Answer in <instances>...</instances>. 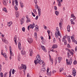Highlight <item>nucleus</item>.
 Listing matches in <instances>:
<instances>
[{
	"mask_svg": "<svg viewBox=\"0 0 77 77\" xmlns=\"http://www.w3.org/2000/svg\"><path fill=\"white\" fill-rule=\"evenodd\" d=\"M36 60H34V63L35 65H37L38 63L41 65L43 63V60H41V57L39 54L37 55L36 57Z\"/></svg>",
	"mask_w": 77,
	"mask_h": 77,
	"instance_id": "nucleus-1",
	"label": "nucleus"
},
{
	"mask_svg": "<svg viewBox=\"0 0 77 77\" xmlns=\"http://www.w3.org/2000/svg\"><path fill=\"white\" fill-rule=\"evenodd\" d=\"M72 58L71 57H70V59L69 60H68L67 59H66V62L67 63V65H71L72 64Z\"/></svg>",
	"mask_w": 77,
	"mask_h": 77,
	"instance_id": "nucleus-2",
	"label": "nucleus"
},
{
	"mask_svg": "<svg viewBox=\"0 0 77 77\" xmlns=\"http://www.w3.org/2000/svg\"><path fill=\"white\" fill-rule=\"evenodd\" d=\"M72 69H73V70H72V74L73 76H74V77H75V74H76V71H75V68H73Z\"/></svg>",
	"mask_w": 77,
	"mask_h": 77,
	"instance_id": "nucleus-3",
	"label": "nucleus"
},
{
	"mask_svg": "<svg viewBox=\"0 0 77 77\" xmlns=\"http://www.w3.org/2000/svg\"><path fill=\"white\" fill-rule=\"evenodd\" d=\"M26 66L25 65H24L23 64H22L21 67V69H24V70H26Z\"/></svg>",
	"mask_w": 77,
	"mask_h": 77,
	"instance_id": "nucleus-4",
	"label": "nucleus"
},
{
	"mask_svg": "<svg viewBox=\"0 0 77 77\" xmlns=\"http://www.w3.org/2000/svg\"><path fill=\"white\" fill-rule=\"evenodd\" d=\"M28 42L29 44H31L32 42H33V39L31 38H28Z\"/></svg>",
	"mask_w": 77,
	"mask_h": 77,
	"instance_id": "nucleus-5",
	"label": "nucleus"
},
{
	"mask_svg": "<svg viewBox=\"0 0 77 77\" xmlns=\"http://www.w3.org/2000/svg\"><path fill=\"white\" fill-rule=\"evenodd\" d=\"M41 48H42V50H43L45 52H47V50L46 49V48H45V47L43 45H42Z\"/></svg>",
	"mask_w": 77,
	"mask_h": 77,
	"instance_id": "nucleus-6",
	"label": "nucleus"
},
{
	"mask_svg": "<svg viewBox=\"0 0 77 77\" xmlns=\"http://www.w3.org/2000/svg\"><path fill=\"white\" fill-rule=\"evenodd\" d=\"M29 28L30 29H33L34 28V26H32V24H30L29 26H28V29L29 30Z\"/></svg>",
	"mask_w": 77,
	"mask_h": 77,
	"instance_id": "nucleus-7",
	"label": "nucleus"
},
{
	"mask_svg": "<svg viewBox=\"0 0 77 77\" xmlns=\"http://www.w3.org/2000/svg\"><path fill=\"white\" fill-rule=\"evenodd\" d=\"M8 0H4L3 1V3L5 6H7V4L8 3Z\"/></svg>",
	"mask_w": 77,
	"mask_h": 77,
	"instance_id": "nucleus-8",
	"label": "nucleus"
},
{
	"mask_svg": "<svg viewBox=\"0 0 77 77\" xmlns=\"http://www.w3.org/2000/svg\"><path fill=\"white\" fill-rule=\"evenodd\" d=\"M38 15L39 17L41 16V9L39 8L38 9Z\"/></svg>",
	"mask_w": 77,
	"mask_h": 77,
	"instance_id": "nucleus-9",
	"label": "nucleus"
},
{
	"mask_svg": "<svg viewBox=\"0 0 77 77\" xmlns=\"http://www.w3.org/2000/svg\"><path fill=\"white\" fill-rule=\"evenodd\" d=\"M56 30H57L56 32H57L58 34V36H60V33H59V28L58 27H56Z\"/></svg>",
	"mask_w": 77,
	"mask_h": 77,
	"instance_id": "nucleus-10",
	"label": "nucleus"
},
{
	"mask_svg": "<svg viewBox=\"0 0 77 77\" xmlns=\"http://www.w3.org/2000/svg\"><path fill=\"white\" fill-rule=\"evenodd\" d=\"M45 71V68H42L40 70V72H44Z\"/></svg>",
	"mask_w": 77,
	"mask_h": 77,
	"instance_id": "nucleus-11",
	"label": "nucleus"
},
{
	"mask_svg": "<svg viewBox=\"0 0 77 77\" xmlns=\"http://www.w3.org/2000/svg\"><path fill=\"white\" fill-rule=\"evenodd\" d=\"M1 54L2 55H3L5 58H6L8 57V56H6V53H4L3 54V52H2Z\"/></svg>",
	"mask_w": 77,
	"mask_h": 77,
	"instance_id": "nucleus-12",
	"label": "nucleus"
},
{
	"mask_svg": "<svg viewBox=\"0 0 77 77\" xmlns=\"http://www.w3.org/2000/svg\"><path fill=\"white\" fill-rule=\"evenodd\" d=\"M17 36L16 35H15L14 36V39L15 40H14V42L15 44H16V45H17Z\"/></svg>",
	"mask_w": 77,
	"mask_h": 77,
	"instance_id": "nucleus-13",
	"label": "nucleus"
},
{
	"mask_svg": "<svg viewBox=\"0 0 77 77\" xmlns=\"http://www.w3.org/2000/svg\"><path fill=\"white\" fill-rule=\"evenodd\" d=\"M29 52L30 53V56H32V55L33 54V50L32 49H30L29 50Z\"/></svg>",
	"mask_w": 77,
	"mask_h": 77,
	"instance_id": "nucleus-14",
	"label": "nucleus"
},
{
	"mask_svg": "<svg viewBox=\"0 0 77 77\" xmlns=\"http://www.w3.org/2000/svg\"><path fill=\"white\" fill-rule=\"evenodd\" d=\"M57 48V45H54L52 47V48H53V49Z\"/></svg>",
	"mask_w": 77,
	"mask_h": 77,
	"instance_id": "nucleus-15",
	"label": "nucleus"
},
{
	"mask_svg": "<svg viewBox=\"0 0 77 77\" xmlns=\"http://www.w3.org/2000/svg\"><path fill=\"white\" fill-rule=\"evenodd\" d=\"M18 47L19 50H21V42H18Z\"/></svg>",
	"mask_w": 77,
	"mask_h": 77,
	"instance_id": "nucleus-16",
	"label": "nucleus"
},
{
	"mask_svg": "<svg viewBox=\"0 0 77 77\" xmlns=\"http://www.w3.org/2000/svg\"><path fill=\"white\" fill-rule=\"evenodd\" d=\"M62 23H61L60 22H59V26H60V29L61 30H62Z\"/></svg>",
	"mask_w": 77,
	"mask_h": 77,
	"instance_id": "nucleus-17",
	"label": "nucleus"
},
{
	"mask_svg": "<svg viewBox=\"0 0 77 77\" xmlns=\"http://www.w3.org/2000/svg\"><path fill=\"white\" fill-rule=\"evenodd\" d=\"M70 26H69V25H68V26L67 27V32H70V31L71 30H70Z\"/></svg>",
	"mask_w": 77,
	"mask_h": 77,
	"instance_id": "nucleus-18",
	"label": "nucleus"
},
{
	"mask_svg": "<svg viewBox=\"0 0 77 77\" xmlns=\"http://www.w3.org/2000/svg\"><path fill=\"white\" fill-rule=\"evenodd\" d=\"M19 15H20V14L19 13V12L18 11H17L16 13V18H18V17H19Z\"/></svg>",
	"mask_w": 77,
	"mask_h": 77,
	"instance_id": "nucleus-19",
	"label": "nucleus"
},
{
	"mask_svg": "<svg viewBox=\"0 0 77 77\" xmlns=\"http://www.w3.org/2000/svg\"><path fill=\"white\" fill-rule=\"evenodd\" d=\"M58 62L60 63V61L62 60V58L60 57H58Z\"/></svg>",
	"mask_w": 77,
	"mask_h": 77,
	"instance_id": "nucleus-20",
	"label": "nucleus"
},
{
	"mask_svg": "<svg viewBox=\"0 0 77 77\" xmlns=\"http://www.w3.org/2000/svg\"><path fill=\"white\" fill-rule=\"evenodd\" d=\"M38 25H36L35 26V31L36 32H38L39 31V29H38L39 28V27L38 26L36 27Z\"/></svg>",
	"mask_w": 77,
	"mask_h": 77,
	"instance_id": "nucleus-21",
	"label": "nucleus"
},
{
	"mask_svg": "<svg viewBox=\"0 0 77 77\" xmlns=\"http://www.w3.org/2000/svg\"><path fill=\"white\" fill-rule=\"evenodd\" d=\"M2 40L5 43V44H8V40H6V39H2Z\"/></svg>",
	"mask_w": 77,
	"mask_h": 77,
	"instance_id": "nucleus-22",
	"label": "nucleus"
},
{
	"mask_svg": "<svg viewBox=\"0 0 77 77\" xmlns=\"http://www.w3.org/2000/svg\"><path fill=\"white\" fill-rule=\"evenodd\" d=\"M55 14L57 16H58L59 14V12L58 11H56L55 12Z\"/></svg>",
	"mask_w": 77,
	"mask_h": 77,
	"instance_id": "nucleus-23",
	"label": "nucleus"
},
{
	"mask_svg": "<svg viewBox=\"0 0 77 77\" xmlns=\"http://www.w3.org/2000/svg\"><path fill=\"white\" fill-rule=\"evenodd\" d=\"M34 37L35 38H36V40L37 41V38L38 37H37V33L36 32L34 33Z\"/></svg>",
	"mask_w": 77,
	"mask_h": 77,
	"instance_id": "nucleus-24",
	"label": "nucleus"
},
{
	"mask_svg": "<svg viewBox=\"0 0 77 77\" xmlns=\"http://www.w3.org/2000/svg\"><path fill=\"white\" fill-rule=\"evenodd\" d=\"M10 56H14V54L12 52V51H10Z\"/></svg>",
	"mask_w": 77,
	"mask_h": 77,
	"instance_id": "nucleus-25",
	"label": "nucleus"
},
{
	"mask_svg": "<svg viewBox=\"0 0 77 77\" xmlns=\"http://www.w3.org/2000/svg\"><path fill=\"white\" fill-rule=\"evenodd\" d=\"M20 7H21V8H23L24 7V4H23V3L22 2H20Z\"/></svg>",
	"mask_w": 77,
	"mask_h": 77,
	"instance_id": "nucleus-26",
	"label": "nucleus"
},
{
	"mask_svg": "<svg viewBox=\"0 0 77 77\" xmlns=\"http://www.w3.org/2000/svg\"><path fill=\"white\" fill-rule=\"evenodd\" d=\"M2 10L5 12H8V11H7V9L6 8H4L2 9Z\"/></svg>",
	"mask_w": 77,
	"mask_h": 77,
	"instance_id": "nucleus-27",
	"label": "nucleus"
},
{
	"mask_svg": "<svg viewBox=\"0 0 77 77\" xmlns=\"http://www.w3.org/2000/svg\"><path fill=\"white\" fill-rule=\"evenodd\" d=\"M55 37L56 38H58V33H57V32H55Z\"/></svg>",
	"mask_w": 77,
	"mask_h": 77,
	"instance_id": "nucleus-28",
	"label": "nucleus"
},
{
	"mask_svg": "<svg viewBox=\"0 0 77 77\" xmlns=\"http://www.w3.org/2000/svg\"><path fill=\"white\" fill-rule=\"evenodd\" d=\"M12 22H8V26H11V25H12Z\"/></svg>",
	"mask_w": 77,
	"mask_h": 77,
	"instance_id": "nucleus-29",
	"label": "nucleus"
},
{
	"mask_svg": "<svg viewBox=\"0 0 77 77\" xmlns=\"http://www.w3.org/2000/svg\"><path fill=\"white\" fill-rule=\"evenodd\" d=\"M71 22V23L73 24H75V23H74V22H73V20L72 19H71L70 20Z\"/></svg>",
	"mask_w": 77,
	"mask_h": 77,
	"instance_id": "nucleus-30",
	"label": "nucleus"
},
{
	"mask_svg": "<svg viewBox=\"0 0 77 77\" xmlns=\"http://www.w3.org/2000/svg\"><path fill=\"white\" fill-rule=\"evenodd\" d=\"M27 20H26V23H28L29 22H30V19L27 17Z\"/></svg>",
	"mask_w": 77,
	"mask_h": 77,
	"instance_id": "nucleus-31",
	"label": "nucleus"
},
{
	"mask_svg": "<svg viewBox=\"0 0 77 77\" xmlns=\"http://www.w3.org/2000/svg\"><path fill=\"white\" fill-rule=\"evenodd\" d=\"M15 2H16L15 4L16 5V6H18V1H17V0H15Z\"/></svg>",
	"mask_w": 77,
	"mask_h": 77,
	"instance_id": "nucleus-32",
	"label": "nucleus"
},
{
	"mask_svg": "<svg viewBox=\"0 0 77 77\" xmlns=\"http://www.w3.org/2000/svg\"><path fill=\"white\" fill-rule=\"evenodd\" d=\"M67 54L68 56V58H69V57L71 56V54L69 53V52H67Z\"/></svg>",
	"mask_w": 77,
	"mask_h": 77,
	"instance_id": "nucleus-33",
	"label": "nucleus"
},
{
	"mask_svg": "<svg viewBox=\"0 0 77 77\" xmlns=\"http://www.w3.org/2000/svg\"><path fill=\"white\" fill-rule=\"evenodd\" d=\"M21 59V58H20V56L19 55L18 57V60H19V61H20V60Z\"/></svg>",
	"mask_w": 77,
	"mask_h": 77,
	"instance_id": "nucleus-34",
	"label": "nucleus"
},
{
	"mask_svg": "<svg viewBox=\"0 0 77 77\" xmlns=\"http://www.w3.org/2000/svg\"><path fill=\"white\" fill-rule=\"evenodd\" d=\"M34 3H35V5H36V4L38 3V1H37V0H34Z\"/></svg>",
	"mask_w": 77,
	"mask_h": 77,
	"instance_id": "nucleus-35",
	"label": "nucleus"
},
{
	"mask_svg": "<svg viewBox=\"0 0 77 77\" xmlns=\"http://www.w3.org/2000/svg\"><path fill=\"white\" fill-rule=\"evenodd\" d=\"M49 60L50 61V62L51 63H52V65L53 64V60L51 59H49Z\"/></svg>",
	"mask_w": 77,
	"mask_h": 77,
	"instance_id": "nucleus-36",
	"label": "nucleus"
},
{
	"mask_svg": "<svg viewBox=\"0 0 77 77\" xmlns=\"http://www.w3.org/2000/svg\"><path fill=\"white\" fill-rule=\"evenodd\" d=\"M63 68L61 67V68H60V72H61V71H63Z\"/></svg>",
	"mask_w": 77,
	"mask_h": 77,
	"instance_id": "nucleus-37",
	"label": "nucleus"
},
{
	"mask_svg": "<svg viewBox=\"0 0 77 77\" xmlns=\"http://www.w3.org/2000/svg\"><path fill=\"white\" fill-rule=\"evenodd\" d=\"M24 20H21L20 24H21V25H22V24H23V23H24Z\"/></svg>",
	"mask_w": 77,
	"mask_h": 77,
	"instance_id": "nucleus-38",
	"label": "nucleus"
},
{
	"mask_svg": "<svg viewBox=\"0 0 77 77\" xmlns=\"http://www.w3.org/2000/svg\"><path fill=\"white\" fill-rule=\"evenodd\" d=\"M0 75L1 77H3V74L2 72L0 73Z\"/></svg>",
	"mask_w": 77,
	"mask_h": 77,
	"instance_id": "nucleus-39",
	"label": "nucleus"
},
{
	"mask_svg": "<svg viewBox=\"0 0 77 77\" xmlns=\"http://www.w3.org/2000/svg\"><path fill=\"white\" fill-rule=\"evenodd\" d=\"M73 64L74 65H76V64H77V61L76 60L74 61Z\"/></svg>",
	"mask_w": 77,
	"mask_h": 77,
	"instance_id": "nucleus-40",
	"label": "nucleus"
},
{
	"mask_svg": "<svg viewBox=\"0 0 77 77\" xmlns=\"http://www.w3.org/2000/svg\"><path fill=\"white\" fill-rule=\"evenodd\" d=\"M72 41L73 42H75H75H76V40H75V38H74L72 40Z\"/></svg>",
	"mask_w": 77,
	"mask_h": 77,
	"instance_id": "nucleus-41",
	"label": "nucleus"
},
{
	"mask_svg": "<svg viewBox=\"0 0 77 77\" xmlns=\"http://www.w3.org/2000/svg\"><path fill=\"white\" fill-rule=\"evenodd\" d=\"M14 8L16 11H17L18 10V8H17V6L15 5L14 7Z\"/></svg>",
	"mask_w": 77,
	"mask_h": 77,
	"instance_id": "nucleus-42",
	"label": "nucleus"
},
{
	"mask_svg": "<svg viewBox=\"0 0 77 77\" xmlns=\"http://www.w3.org/2000/svg\"><path fill=\"white\" fill-rule=\"evenodd\" d=\"M58 6H59V7H60V6H61V3H60V2H59L58 3Z\"/></svg>",
	"mask_w": 77,
	"mask_h": 77,
	"instance_id": "nucleus-43",
	"label": "nucleus"
},
{
	"mask_svg": "<svg viewBox=\"0 0 77 77\" xmlns=\"http://www.w3.org/2000/svg\"><path fill=\"white\" fill-rule=\"evenodd\" d=\"M35 8L37 9H38L40 8H38V5L37 4H35Z\"/></svg>",
	"mask_w": 77,
	"mask_h": 77,
	"instance_id": "nucleus-44",
	"label": "nucleus"
},
{
	"mask_svg": "<svg viewBox=\"0 0 77 77\" xmlns=\"http://www.w3.org/2000/svg\"><path fill=\"white\" fill-rule=\"evenodd\" d=\"M65 41H66L65 40V38L64 37H63L62 39V42H64Z\"/></svg>",
	"mask_w": 77,
	"mask_h": 77,
	"instance_id": "nucleus-45",
	"label": "nucleus"
},
{
	"mask_svg": "<svg viewBox=\"0 0 77 77\" xmlns=\"http://www.w3.org/2000/svg\"><path fill=\"white\" fill-rule=\"evenodd\" d=\"M22 30L23 32H25V28H24V27H23L22 28Z\"/></svg>",
	"mask_w": 77,
	"mask_h": 77,
	"instance_id": "nucleus-46",
	"label": "nucleus"
},
{
	"mask_svg": "<svg viewBox=\"0 0 77 77\" xmlns=\"http://www.w3.org/2000/svg\"><path fill=\"white\" fill-rule=\"evenodd\" d=\"M54 10H55V11H56V10H57V8L56 6H54Z\"/></svg>",
	"mask_w": 77,
	"mask_h": 77,
	"instance_id": "nucleus-47",
	"label": "nucleus"
},
{
	"mask_svg": "<svg viewBox=\"0 0 77 77\" xmlns=\"http://www.w3.org/2000/svg\"><path fill=\"white\" fill-rule=\"evenodd\" d=\"M67 47H68V48H71V46H70V45H69V44H67Z\"/></svg>",
	"mask_w": 77,
	"mask_h": 77,
	"instance_id": "nucleus-48",
	"label": "nucleus"
},
{
	"mask_svg": "<svg viewBox=\"0 0 77 77\" xmlns=\"http://www.w3.org/2000/svg\"><path fill=\"white\" fill-rule=\"evenodd\" d=\"M14 73H15V71L14 70V69H13L12 71V74H14Z\"/></svg>",
	"mask_w": 77,
	"mask_h": 77,
	"instance_id": "nucleus-49",
	"label": "nucleus"
},
{
	"mask_svg": "<svg viewBox=\"0 0 77 77\" xmlns=\"http://www.w3.org/2000/svg\"><path fill=\"white\" fill-rule=\"evenodd\" d=\"M76 19V17L75 16H74L73 17V21H74Z\"/></svg>",
	"mask_w": 77,
	"mask_h": 77,
	"instance_id": "nucleus-50",
	"label": "nucleus"
},
{
	"mask_svg": "<svg viewBox=\"0 0 77 77\" xmlns=\"http://www.w3.org/2000/svg\"><path fill=\"white\" fill-rule=\"evenodd\" d=\"M74 16H75L73 14H72L71 15V17L72 18V17H74Z\"/></svg>",
	"mask_w": 77,
	"mask_h": 77,
	"instance_id": "nucleus-51",
	"label": "nucleus"
},
{
	"mask_svg": "<svg viewBox=\"0 0 77 77\" xmlns=\"http://www.w3.org/2000/svg\"><path fill=\"white\" fill-rule=\"evenodd\" d=\"M31 13L32 15V16H33V17H35V14L33 13V12H32Z\"/></svg>",
	"mask_w": 77,
	"mask_h": 77,
	"instance_id": "nucleus-52",
	"label": "nucleus"
},
{
	"mask_svg": "<svg viewBox=\"0 0 77 77\" xmlns=\"http://www.w3.org/2000/svg\"><path fill=\"white\" fill-rule=\"evenodd\" d=\"M74 35L71 36V39L72 40V39H74Z\"/></svg>",
	"mask_w": 77,
	"mask_h": 77,
	"instance_id": "nucleus-53",
	"label": "nucleus"
},
{
	"mask_svg": "<svg viewBox=\"0 0 77 77\" xmlns=\"http://www.w3.org/2000/svg\"><path fill=\"white\" fill-rule=\"evenodd\" d=\"M60 23H63V19H61L60 20Z\"/></svg>",
	"mask_w": 77,
	"mask_h": 77,
	"instance_id": "nucleus-54",
	"label": "nucleus"
},
{
	"mask_svg": "<svg viewBox=\"0 0 77 77\" xmlns=\"http://www.w3.org/2000/svg\"><path fill=\"white\" fill-rule=\"evenodd\" d=\"M21 54H22V55H24V54H25V53L23 52V51H21Z\"/></svg>",
	"mask_w": 77,
	"mask_h": 77,
	"instance_id": "nucleus-55",
	"label": "nucleus"
},
{
	"mask_svg": "<svg viewBox=\"0 0 77 77\" xmlns=\"http://www.w3.org/2000/svg\"><path fill=\"white\" fill-rule=\"evenodd\" d=\"M9 50L10 51H12V48H11V46H9Z\"/></svg>",
	"mask_w": 77,
	"mask_h": 77,
	"instance_id": "nucleus-56",
	"label": "nucleus"
},
{
	"mask_svg": "<svg viewBox=\"0 0 77 77\" xmlns=\"http://www.w3.org/2000/svg\"><path fill=\"white\" fill-rule=\"evenodd\" d=\"M42 64H43V66H45V64L44 61H43V62L42 63Z\"/></svg>",
	"mask_w": 77,
	"mask_h": 77,
	"instance_id": "nucleus-57",
	"label": "nucleus"
},
{
	"mask_svg": "<svg viewBox=\"0 0 77 77\" xmlns=\"http://www.w3.org/2000/svg\"><path fill=\"white\" fill-rule=\"evenodd\" d=\"M38 17H39L38 16V15H37L36 16V17H35V20H38Z\"/></svg>",
	"mask_w": 77,
	"mask_h": 77,
	"instance_id": "nucleus-58",
	"label": "nucleus"
},
{
	"mask_svg": "<svg viewBox=\"0 0 77 77\" xmlns=\"http://www.w3.org/2000/svg\"><path fill=\"white\" fill-rule=\"evenodd\" d=\"M75 51H77V46L75 47Z\"/></svg>",
	"mask_w": 77,
	"mask_h": 77,
	"instance_id": "nucleus-59",
	"label": "nucleus"
},
{
	"mask_svg": "<svg viewBox=\"0 0 77 77\" xmlns=\"http://www.w3.org/2000/svg\"><path fill=\"white\" fill-rule=\"evenodd\" d=\"M47 32L48 34V35H50V30H48L47 31Z\"/></svg>",
	"mask_w": 77,
	"mask_h": 77,
	"instance_id": "nucleus-60",
	"label": "nucleus"
},
{
	"mask_svg": "<svg viewBox=\"0 0 77 77\" xmlns=\"http://www.w3.org/2000/svg\"><path fill=\"white\" fill-rule=\"evenodd\" d=\"M70 54H72V56L74 54V53H73V52H72V51H71V52H70Z\"/></svg>",
	"mask_w": 77,
	"mask_h": 77,
	"instance_id": "nucleus-61",
	"label": "nucleus"
},
{
	"mask_svg": "<svg viewBox=\"0 0 77 77\" xmlns=\"http://www.w3.org/2000/svg\"><path fill=\"white\" fill-rule=\"evenodd\" d=\"M7 75V73H5V74L4 75V77H6V75Z\"/></svg>",
	"mask_w": 77,
	"mask_h": 77,
	"instance_id": "nucleus-62",
	"label": "nucleus"
},
{
	"mask_svg": "<svg viewBox=\"0 0 77 77\" xmlns=\"http://www.w3.org/2000/svg\"><path fill=\"white\" fill-rule=\"evenodd\" d=\"M58 2L60 3H62L63 2V1L62 0H59Z\"/></svg>",
	"mask_w": 77,
	"mask_h": 77,
	"instance_id": "nucleus-63",
	"label": "nucleus"
},
{
	"mask_svg": "<svg viewBox=\"0 0 77 77\" xmlns=\"http://www.w3.org/2000/svg\"><path fill=\"white\" fill-rule=\"evenodd\" d=\"M27 77H30V74H29V73H27Z\"/></svg>",
	"mask_w": 77,
	"mask_h": 77,
	"instance_id": "nucleus-64",
	"label": "nucleus"
}]
</instances>
